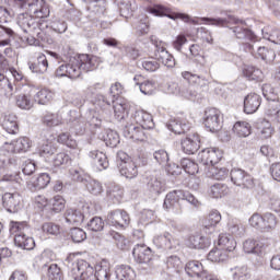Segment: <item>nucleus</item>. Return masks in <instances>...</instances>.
<instances>
[{
  "label": "nucleus",
  "instance_id": "nucleus-43",
  "mask_svg": "<svg viewBox=\"0 0 280 280\" xmlns=\"http://www.w3.org/2000/svg\"><path fill=\"white\" fill-rule=\"evenodd\" d=\"M258 135L260 139H270L272 135H275V128H272V124L270 120L264 119L258 127Z\"/></svg>",
  "mask_w": 280,
  "mask_h": 280
},
{
  "label": "nucleus",
  "instance_id": "nucleus-34",
  "mask_svg": "<svg viewBox=\"0 0 280 280\" xmlns=\"http://www.w3.org/2000/svg\"><path fill=\"white\" fill-rule=\"evenodd\" d=\"M2 128H4V130L9 135H16L19 132V122L16 121V115H7L3 119Z\"/></svg>",
  "mask_w": 280,
  "mask_h": 280
},
{
  "label": "nucleus",
  "instance_id": "nucleus-26",
  "mask_svg": "<svg viewBox=\"0 0 280 280\" xmlns=\"http://www.w3.org/2000/svg\"><path fill=\"white\" fill-rule=\"evenodd\" d=\"M182 77L184 80H187L189 84H197L200 89H207L209 86L210 81L205 75L194 74L189 71L182 72Z\"/></svg>",
  "mask_w": 280,
  "mask_h": 280
},
{
  "label": "nucleus",
  "instance_id": "nucleus-41",
  "mask_svg": "<svg viewBox=\"0 0 280 280\" xmlns=\"http://www.w3.org/2000/svg\"><path fill=\"white\" fill-rule=\"evenodd\" d=\"M15 104L22 110H30L34 106V101L32 100V94H19L15 97Z\"/></svg>",
  "mask_w": 280,
  "mask_h": 280
},
{
  "label": "nucleus",
  "instance_id": "nucleus-3",
  "mask_svg": "<svg viewBox=\"0 0 280 280\" xmlns=\"http://www.w3.org/2000/svg\"><path fill=\"white\" fill-rule=\"evenodd\" d=\"M18 1L23 10H26L28 15L35 19H47L50 14L49 5L44 0H14Z\"/></svg>",
  "mask_w": 280,
  "mask_h": 280
},
{
  "label": "nucleus",
  "instance_id": "nucleus-25",
  "mask_svg": "<svg viewBox=\"0 0 280 280\" xmlns=\"http://www.w3.org/2000/svg\"><path fill=\"white\" fill-rule=\"evenodd\" d=\"M153 244L158 248H164V250H172L176 246V241L170 233H164L163 235H158L153 238Z\"/></svg>",
  "mask_w": 280,
  "mask_h": 280
},
{
  "label": "nucleus",
  "instance_id": "nucleus-10",
  "mask_svg": "<svg viewBox=\"0 0 280 280\" xmlns=\"http://www.w3.org/2000/svg\"><path fill=\"white\" fill-rule=\"evenodd\" d=\"M221 159L222 151L217 148L203 149L198 154V161H200L203 165H207L208 167H211V165H218Z\"/></svg>",
  "mask_w": 280,
  "mask_h": 280
},
{
  "label": "nucleus",
  "instance_id": "nucleus-57",
  "mask_svg": "<svg viewBox=\"0 0 280 280\" xmlns=\"http://www.w3.org/2000/svg\"><path fill=\"white\" fill-rule=\"evenodd\" d=\"M180 165L186 174H190L191 176H194V174H198V164L190 159H183L180 161Z\"/></svg>",
  "mask_w": 280,
  "mask_h": 280
},
{
  "label": "nucleus",
  "instance_id": "nucleus-6",
  "mask_svg": "<svg viewBox=\"0 0 280 280\" xmlns=\"http://www.w3.org/2000/svg\"><path fill=\"white\" fill-rule=\"evenodd\" d=\"M222 113L218 108H208L203 115L205 127L210 132H218L222 128Z\"/></svg>",
  "mask_w": 280,
  "mask_h": 280
},
{
  "label": "nucleus",
  "instance_id": "nucleus-55",
  "mask_svg": "<svg viewBox=\"0 0 280 280\" xmlns=\"http://www.w3.org/2000/svg\"><path fill=\"white\" fill-rule=\"evenodd\" d=\"M47 279L48 280H63L65 276H62V270L58 267L57 264H51L48 266L47 270Z\"/></svg>",
  "mask_w": 280,
  "mask_h": 280
},
{
  "label": "nucleus",
  "instance_id": "nucleus-24",
  "mask_svg": "<svg viewBox=\"0 0 280 280\" xmlns=\"http://www.w3.org/2000/svg\"><path fill=\"white\" fill-rule=\"evenodd\" d=\"M138 167L137 162L132 160L129 162L119 163L120 175L125 176V178H137V176H139Z\"/></svg>",
  "mask_w": 280,
  "mask_h": 280
},
{
  "label": "nucleus",
  "instance_id": "nucleus-58",
  "mask_svg": "<svg viewBox=\"0 0 280 280\" xmlns=\"http://www.w3.org/2000/svg\"><path fill=\"white\" fill-rule=\"evenodd\" d=\"M113 108L117 119H124L128 113V105L125 102H115Z\"/></svg>",
  "mask_w": 280,
  "mask_h": 280
},
{
  "label": "nucleus",
  "instance_id": "nucleus-44",
  "mask_svg": "<svg viewBox=\"0 0 280 280\" xmlns=\"http://www.w3.org/2000/svg\"><path fill=\"white\" fill-rule=\"evenodd\" d=\"M54 100V92L48 89L39 90L35 95V102L40 104L42 106H46V104L51 103Z\"/></svg>",
  "mask_w": 280,
  "mask_h": 280
},
{
  "label": "nucleus",
  "instance_id": "nucleus-1",
  "mask_svg": "<svg viewBox=\"0 0 280 280\" xmlns=\"http://www.w3.org/2000/svg\"><path fill=\"white\" fill-rule=\"evenodd\" d=\"M69 277L73 280H109L110 264L103 260L101 264L93 266L84 259H79L69 272Z\"/></svg>",
  "mask_w": 280,
  "mask_h": 280
},
{
  "label": "nucleus",
  "instance_id": "nucleus-60",
  "mask_svg": "<svg viewBox=\"0 0 280 280\" xmlns=\"http://www.w3.org/2000/svg\"><path fill=\"white\" fill-rule=\"evenodd\" d=\"M228 231L232 235H235V237H240V235L244 233V229L242 228V224H240V221H237V219H231L229 221Z\"/></svg>",
  "mask_w": 280,
  "mask_h": 280
},
{
  "label": "nucleus",
  "instance_id": "nucleus-15",
  "mask_svg": "<svg viewBox=\"0 0 280 280\" xmlns=\"http://www.w3.org/2000/svg\"><path fill=\"white\" fill-rule=\"evenodd\" d=\"M185 272L188 275V277H198V279H205L209 271L205 269L202 262L198 260H190L185 266Z\"/></svg>",
  "mask_w": 280,
  "mask_h": 280
},
{
  "label": "nucleus",
  "instance_id": "nucleus-59",
  "mask_svg": "<svg viewBox=\"0 0 280 280\" xmlns=\"http://www.w3.org/2000/svg\"><path fill=\"white\" fill-rule=\"evenodd\" d=\"M14 142H15V150L18 154L21 152H27V150L32 148V140H30V138L27 137L19 138Z\"/></svg>",
  "mask_w": 280,
  "mask_h": 280
},
{
  "label": "nucleus",
  "instance_id": "nucleus-19",
  "mask_svg": "<svg viewBox=\"0 0 280 280\" xmlns=\"http://www.w3.org/2000/svg\"><path fill=\"white\" fill-rule=\"evenodd\" d=\"M182 150L185 154H196L200 150V138L198 135H192L182 140Z\"/></svg>",
  "mask_w": 280,
  "mask_h": 280
},
{
  "label": "nucleus",
  "instance_id": "nucleus-48",
  "mask_svg": "<svg viewBox=\"0 0 280 280\" xmlns=\"http://www.w3.org/2000/svg\"><path fill=\"white\" fill-rule=\"evenodd\" d=\"M83 185H85L88 191L93 196H100V194L104 192V186H102V183L96 179H85Z\"/></svg>",
  "mask_w": 280,
  "mask_h": 280
},
{
  "label": "nucleus",
  "instance_id": "nucleus-2",
  "mask_svg": "<svg viewBox=\"0 0 280 280\" xmlns=\"http://www.w3.org/2000/svg\"><path fill=\"white\" fill-rule=\"evenodd\" d=\"M10 231L15 234L14 242L19 248H23V250H34V246H36L34 238L25 235L27 231H30L27 223L12 221Z\"/></svg>",
  "mask_w": 280,
  "mask_h": 280
},
{
  "label": "nucleus",
  "instance_id": "nucleus-27",
  "mask_svg": "<svg viewBox=\"0 0 280 280\" xmlns=\"http://www.w3.org/2000/svg\"><path fill=\"white\" fill-rule=\"evenodd\" d=\"M222 221V214L218 210H213L209 213L208 218L203 222L205 233H213L215 226Z\"/></svg>",
  "mask_w": 280,
  "mask_h": 280
},
{
  "label": "nucleus",
  "instance_id": "nucleus-52",
  "mask_svg": "<svg viewBox=\"0 0 280 280\" xmlns=\"http://www.w3.org/2000/svg\"><path fill=\"white\" fill-rule=\"evenodd\" d=\"M0 95L3 97H12L14 95V88L10 80L5 78L0 80Z\"/></svg>",
  "mask_w": 280,
  "mask_h": 280
},
{
  "label": "nucleus",
  "instance_id": "nucleus-31",
  "mask_svg": "<svg viewBox=\"0 0 280 280\" xmlns=\"http://www.w3.org/2000/svg\"><path fill=\"white\" fill-rule=\"evenodd\" d=\"M90 159H93L94 164L98 170H106L108 167V158L106 156V153L102 151H91L89 153Z\"/></svg>",
  "mask_w": 280,
  "mask_h": 280
},
{
  "label": "nucleus",
  "instance_id": "nucleus-14",
  "mask_svg": "<svg viewBox=\"0 0 280 280\" xmlns=\"http://www.w3.org/2000/svg\"><path fill=\"white\" fill-rule=\"evenodd\" d=\"M137 264H149L152 261V249L145 245H136L132 250Z\"/></svg>",
  "mask_w": 280,
  "mask_h": 280
},
{
  "label": "nucleus",
  "instance_id": "nucleus-29",
  "mask_svg": "<svg viewBox=\"0 0 280 280\" xmlns=\"http://www.w3.org/2000/svg\"><path fill=\"white\" fill-rule=\"evenodd\" d=\"M49 68V61H47V57L45 54H39L37 56V62L30 63V69L33 73H47V69Z\"/></svg>",
  "mask_w": 280,
  "mask_h": 280
},
{
  "label": "nucleus",
  "instance_id": "nucleus-23",
  "mask_svg": "<svg viewBox=\"0 0 280 280\" xmlns=\"http://www.w3.org/2000/svg\"><path fill=\"white\" fill-rule=\"evenodd\" d=\"M147 187L152 198H156V196L165 191V184L154 175L148 177Z\"/></svg>",
  "mask_w": 280,
  "mask_h": 280
},
{
  "label": "nucleus",
  "instance_id": "nucleus-53",
  "mask_svg": "<svg viewBox=\"0 0 280 280\" xmlns=\"http://www.w3.org/2000/svg\"><path fill=\"white\" fill-rule=\"evenodd\" d=\"M233 277L234 279H237V280H250L253 277V273L250 272V269L246 266L235 267Z\"/></svg>",
  "mask_w": 280,
  "mask_h": 280
},
{
  "label": "nucleus",
  "instance_id": "nucleus-17",
  "mask_svg": "<svg viewBox=\"0 0 280 280\" xmlns=\"http://www.w3.org/2000/svg\"><path fill=\"white\" fill-rule=\"evenodd\" d=\"M49 183H51V176H49V173H40L27 182V187L28 189L38 191L40 189L47 188Z\"/></svg>",
  "mask_w": 280,
  "mask_h": 280
},
{
  "label": "nucleus",
  "instance_id": "nucleus-63",
  "mask_svg": "<svg viewBox=\"0 0 280 280\" xmlns=\"http://www.w3.org/2000/svg\"><path fill=\"white\" fill-rule=\"evenodd\" d=\"M262 95L269 102H277V90L269 83H266L261 88Z\"/></svg>",
  "mask_w": 280,
  "mask_h": 280
},
{
  "label": "nucleus",
  "instance_id": "nucleus-28",
  "mask_svg": "<svg viewBox=\"0 0 280 280\" xmlns=\"http://www.w3.org/2000/svg\"><path fill=\"white\" fill-rule=\"evenodd\" d=\"M265 115L272 124H280V105L279 102H269Z\"/></svg>",
  "mask_w": 280,
  "mask_h": 280
},
{
  "label": "nucleus",
  "instance_id": "nucleus-50",
  "mask_svg": "<svg viewBox=\"0 0 280 280\" xmlns=\"http://www.w3.org/2000/svg\"><path fill=\"white\" fill-rule=\"evenodd\" d=\"M229 259V254L226 250L214 248L208 254V260L220 264L221 261H226Z\"/></svg>",
  "mask_w": 280,
  "mask_h": 280
},
{
  "label": "nucleus",
  "instance_id": "nucleus-35",
  "mask_svg": "<svg viewBox=\"0 0 280 280\" xmlns=\"http://www.w3.org/2000/svg\"><path fill=\"white\" fill-rule=\"evenodd\" d=\"M243 75L247 78V80L256 82H261L264 80V72L255 66H245L243 68Z\"/></svg>",
  "mask_w": 280,
  "mask_h": 280
},
{
  "label": "nucleus",
  "instance_id": "nucleus-61",
  "mask_svg": "<svg viewBox=\"0 0 280 280\" xmlns=\"http://www.w3.org/2000/svg\"><path fill=\"white\" fill-rule=\"evenodd\" d=\"M256 58L268 60L270 62V60H275V50L259 46L256 51Z\"/></svg>",
  "mask_w": 280,
  "mask_h": 280
},
{
  "label": "nucleus",
  "instance_id": "nucleus-9",
  "mask_svg": "<svg viewBox=\"0 0 280 280\" xmlns=\"http://www.w3.org/2000/svg\"><path fill=\"white\" fill-rule=\"evenodd\" d=\"M107 224L116 229H126L130 224V215L121 209L113 210L107 214Z\"/></svg>",
  "mask_w": 280,
  "mask_h": 280
},
{
  "label": "nucleus",
  "instance_id": "nucleus-36",
  "mask_svg": "<svg viewBox=\"0 0 280 280\" xmlns=\"http://www.w3.org/2000/svg\"><path fill=\"white\" fill-rule=\"evenodd\" d=\"M116 279L118 280H135L137 275L135 270L128 265H120L116 267Z\"/></svg>",
  "mask_w": 280,
  "mask_h": 280
},
{
  "label": "nucleus",
  "instance_id": "nucleus-21",
  "mask_svg": "<svg viewBox=\"0 0 280 280\" xmlns=\"http://www.w3.org/2000/svg\"><path fill=\"white\" fill-rule=\"evenodd\" d=\"M92 104L94 106V112L98 115H108L110 110V102L103 94H96L92 98Z\"/></svg>",
  "mask_w": 280,
  "mask_h": 280
},
{
  "label": "nucleus",
  "instance_id": "nucleus-47",
  "mask_svg": "<svg viewBox=\"0 0 280 280\" xmlns=\"http://www.w3.org/2000/svg\"><path fill=\"white\" fill-rule=\"evenodd\" d=\"M219 246H222L224 248L223 250H226L229 253H232V250H235V247L237 246V243L235 240L226 234H221L219 236Z\"/></svg>",
  "mask_w": 280,
  "mask_h": 280
},
{
  "label": "nucleus",
  "instance_id": "nucleus-40",
  "mask_svg": "<svg viewBox=\"0 0 280 280\" xmlns=\"http://www.w3.org/2000/svg\"><path fill=\"white\" fill-rule=\"evenodd\" d=\"M66 222L68 224H82L84 214L78 209L70 208L66 211Z\"/></svg>",
  "mask_w": 280,
  "mask_h": 280
},
{
  "label": "nucleus",
  "instance_id": "nucleus-38",
  "mask_svg": "<svg viewBox=\"0 0 280 280\" xmlns=\"http://www.w3.org/2000/svg\"><path fill=\"white\" fill-rule=\"evenodd\" d=\"M233 34L238 40H255V33L248 28H244L242 25L231 27Z\"/></svg>",
  "mask_w": 280,
  "mask_h": 280
},
{
  "label": "nucleus",
  "instance_id": "nucleus-62",
  "mask_svg": "<svg viewBox=\"0 0 280 280\" xmlns=\"http://www.w3.org/2000/svg\"><path fill=\"white\" fill-rule=\"evenodd\" d=\"M104 141L109 148H117L119 145V135L117 131L107 130Z\"/></svg>",
  "mask_w": 280,
  "mask_h": 280
},
{
  "label": "nucleus",
  "instance_id": "nucleus-4",
  "mask_svg": "<svg viewBox=\"0 0 280 280\" xmlns=\"http://www.w3.org/2000/svg\"><path fill=\"white\" fill-rule=\"evenodd\" d=\"M178 200H186V202H189V205H192V207H200L201 205L200 201L195 198V196L190 192H185L183 190H173L166 195L163 208L166 209V211H170L171 209H174V207H176Z\"/></svg>",
  "mask_w": 280,
  "mask_h": 280
},
{
  "label": "nucleus",
  "instance_id": "nucleus-12",
  "mask_svg": "<svg viewBox=\"0 0 280 280\" xmlns=\"http://www.w3.org/2000/svg\"><path fill=\"white\" fill-rule=\"evenodd\" d=\"M77 61L79 62L81 71L85 72L95 71L101 62L100 57L92 55H79Z\"/></svg>",
  "mask_w": 280,
  "mask_h": 280
},
{
  "label": "nucleus",
  "instance_id": "nucleus-54",
  "mask_svg": "<svg viewBox=\"0 0 280 280\" xmlns=\"http://www.w3.org/2000/svg\"><path fill=\"white\" fill-rule=\"evenodd\" d=\"M229 188L224 184H214L210 187L209 194L212 198H222V196H226Z\"/></svg>",
  "mask_w": 280,
  "mask_h": 280
},
{
  "label": "nucleus",
  "instance_id": "nucleus-30",
  "mask_svg": "<svg viewBox=\"0 0 280 280\" xmlns=\"http://www.w3.org/2000/svg\"><path fill=\"white\" fill-rule=\"evenodd\" d=\"M233 131L236 137L241 139H246V137H250L253 132V127L247 121H237L233 126Z\"/></svg>",
  "mask_w": 280,
  "mask_h": 280
},
{
  "label": "nucleus",
  "instance_id": "nucleus-33",
  "mask_svg": "<svg viewBox=\"0 0 280 280\" xmlns=\"http://www.w3.org/2000/svg\"><path fill=\"white\" fill-rule=\"evenodd\" d=\"M58 148L56 147V142L54 141V137L50 136V139H47L39 148V155L44 159H49V156H54Z\"/></svg>",
  "mask_w": 280,
  "mask_h": 280
},
{
  "label": "nucleus",
  "instance_id": "nucleus-11",
  "mask_svg": "<svg viewBox=\"0 0 280 280\" xmlns=\"http://www.w3.org/2000/svg\"><path fill=\"white\" fill-rule=\"evenodd\" d=\"M21 195L19 192H5L2 196V205L9 213H16L21 209Z\"/></svg>",
  "mask_w": 280,
  "mask_h": 280
},
{
  "label": "nucleus",
  "instance_id": "nucleus-13",
  "mask_svg": "<svg viewBox=\"0 0 280 280\" xmlns=\"http://www.w3.org/2000/svg\"><path fill=\"white\" fill-rule=\"evenodd\" d=\"M124 136L126 139H131V141H147L148 135L145 131H143V128L141 126L136 125H127L124 129Z\"/></svg>",
  "mask_w": 280,
  "mask_h": 280
},
{
  "label": "nucleus",
  "instance_id": "nucleus-5",
  "mask_svg": "<svg viewBox=\"0 0 280 280\" xmlns=\"http://www.w3.org/2000/svg\"><path fill=\"white\" fill-rule=\"evenodd\" d=\"M147 12L149 14H152L153 16H166L172 21H177V19L184 21V23H189L191 21V18H189V15L185 13L173 12L170 7H165L163 4H154L153 7H148Z\"/></svg>",
  "mask_w": 280,
  "mask_h": 280
},
{
  "label": "nucleus",
  "instance_id": "nucleus-22",
  "mask_svg": "<svg viewBox=\"0 0 280 280\" xmlns=\"http://www.w3.org/2000/svg\"><path fill=\"white\" fill-rule=\"evenodd\" d=\"M261 106V96L258 94L252 93L248 94L244 100V112L247 115H253V113H257Z\"/></svg>",
  "mask_w": 280,
  "mask_h": 280
},
{
  "label": "nucleus",
  "instance_id": "nucleus-20",
  "mask_svg": "<svg viewBox=\"0 0 280 280\" xmlns=\"http://www.w3.org/2000/svg\"><path fill=\"white\" fill-rule=\"evenodd\" d=\"M133 119L143 130H152V128H154V119L152 115L145 110H137L133 115Z\"/></svg>",
  "mask_w": 280,
  "mask_h": 280
},
{
  "label": "nucleus",
  "instance_id": "nucleus-42",
  "mask_svg": "<svg viewBox=\"0 0 280 280\" xmlns=\"http://www.w3.org/2000/svg\"><path fill=\"white\" fill-rule=\"evenodd\" d=\"M67 67V78H70L71 80H77V78H80L82 75V70L80 68V63L78 61V58H73L70 60Z\"/></svg>",
  "mask_w": 280,
  "mask_h": 280
},
{
  "label": "nucleus",
  "instance_id": "nucleus-56",
  "mask_svg": "<svg viewBox=\"0 0 280 280\" xmlns=\"http://www.w3.org/2000/svg\"><path fill=\"white\" fill-rule=\"evenodd\" d=\"M141 67L145 71L154 72L161 67V65L159 63V59H156V57H149L141 61Z\"/></svg>",
  "mask_w": 280,
  "mask_h": 280
},
{
  "label": "nucleus",
  "instance_id": "nucleus-39",
  "mask_svg": "<svg viewBox=\"0 0 280 280\" xmlns=\"http://www.w3.org/2000/svg\"><path fill=\"white\" fill-rule=\"evenodd\" d=\"M243 250L247 253V255H261L264 246H261L259 242L249 238L243 243Z\"/></svg>",
  "mask_w": 280,
  "mask_h": 280
},
{
  "label": "nucleus",
  "instance_id": "nucleus-32",
  "mask_svg": "<svg viewBox=\"0 0 280 280\" xmlns=\"http://www.w3.org/2000/svg\"><path fill=\"white\" fill-rule=\"evenodd\" d=\"M206 174L208 178H214V180H224L229 177V170L226 167L209 166Z\"/></svg>",
  "mask_w": 280,
  "mask_h": 280
},
{
  "label": "nucleus",
  "instance_id": "nucleus-8",
  "mask_svg": "<svg viewBox=\"0 0 280 280\" xmlns=\"http://www.w3.org/2000/svg\"><path fill=\"white\" fill-rule=\"evenodd\" d=\"M230 176L232 183L236 185V187H242L243 189H253V187H255L253 176L242 168L232 170Z\"/></svg>",
  "mask_w": 280,
  "mask_h": 280
},
{
  "label": "nucleus",
  "instance_id": "nucleus-18",
  "mask_svg": "<svg viewBox=\"0 0 280 280\" xmlns=\"http://www.w3.org/2000/svg\"><path fill=\"white\" fill-rule=\"evenodd\" d=\"M106 242H114V244L119 248L120 250H126L128 246H130V241L126 238V236L119 234V232H116L114 230H109L104 235Z\"/></svg>",
  "mask_w": 280,
  "mask_h": 280
},
{
  "label": "nucleus",
  "instance_id": "nucleus-7",
  "mask_svg": "<svg viewBox=\"0 0 280 280\" xmlns=\"http://www.w3.org/2000/svg\"><path fill=\"white\" fill-rule=\"evenodd\" d=\"M18 25L25 34H32L33 36H38V38H40V26L30 13H21L18 16Z\"/></svg>",
  "mask_w": 280,
  "mask_h": 280
},
{
  "label": "nucleus",
  "instance_id": "nucleus-51",
  "mask_svg": "<svg viewBox=\"0 0 280 280\" xmlns=\"http://www.w3.org/2000/svg\"><path fill=\"white\" fill-rule=\"evenodd\" d=\"M264 225L262 231H272L277 229V217L270 212H267L262 215Z\"/></svg>",
  "mask_w": 280,
  "mask_h": 280
},
{
  "label": "nucleus",
  "instance_id": "nucleus-64",
  "mask_svg": "<svg viewBox=\"0 0 280 280\" xmlns=\"http://www.w3.org/2000/svg\"><path fill=\"white\" fill-rule=\"evenodd\" d=\"M139 90L143 95H152L156 90V83L153 80H145L140 83Z\"/></svg>",
  "mask_w": 280,
  "mask_h": 280
},
{
  "label": "nucleus",
  "instance_id": "nucleus-16",
  "mask_svg": "<svg viewBox=\"0 0 280 280\" xmlns=\"http://www.w3.org/2000/svg\"><path fill=\"white\" fill-rule=\"evenodd\" d=\"M155 58L159 60V62H162L164 67H167L168 69H174L176 67V61L174 60V56L170 55L167 49H165L161 44L155 45Z\"/></svg>",
  "mask_w": 280,
  "mask_h": 280
},
{
  "label": "nucleus",
  "instance_id": "nucleus-49",
  "mask_svg": "<svg viewBox=\"0 0 280 280\" xmlns=\"http://www.w3.org/2000/svg\"><path fill=\"white\" fill-rule=\"evenodd\" d=\"M262 38L275 43V45H280V32L278 30H272V27L267 26L261 30Z\"/></svg>",
  "mask_w": 280,
  "mask_h": 280
},
{
  "label": "nucleus",
  "instance_id": "nucleus-37",
  "mask_svg": "<svg viewBox=\"0 0 280 280\" xmlns=\"http://www.w3.org/2000/svg\"><path fill=\"white\" fill-rule=\"evenodd\" d=\"M209 244H210L209 238L197 234V235L189 236L187 246L189 248L202 249V248H209Z\"/></svg>",
  "mask_w": 280,
  "mask_h": 280
},
{
  "label": "nucleus",
  "instance_id": "nucleus-46",
  "mask_svg": "<svg viewBox=\"0 0 280 280\" xmlns=\"http://www.w3.org/2000/svg\"><path fill=\"white\" fill-rule=\"evenodd\" d=\"M168 130H171L175 135H183L184 132H187V130H189V124L178 119L171 120L168 124Z\"/></svg>",
  "mask_w": 280,
  "mask_h": 280
},
{
  "label": "nucleus",
  "instance_id": "nucleus-45",
  "mask_svg": "<svg viewBox=\"0 0 280 280\" xmlns=\"http://www.w3.org/2000/svg\"><path fill=\"white\" fill-rule=\"evenodd\" d=\"M44 126L47 128H56V126H62V116L60 114L47 113L43 118Z\"/></svg>",
  "mask_w": 280,
  "mask_h": 280
}]
</instances>
